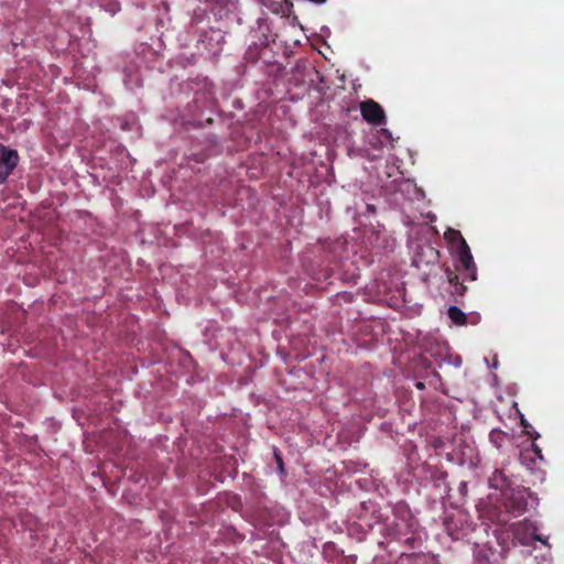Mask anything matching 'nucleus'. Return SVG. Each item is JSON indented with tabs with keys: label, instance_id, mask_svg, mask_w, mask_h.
Listing matches in <instances>:
<instances>
[{
	"label": "nucleus",
	"instance_id": "f257e3e1",
	"mask_svg": "<svg viewBox=\"0 0 564 564\" xmlns=\"http://www.w3.org/2000/svg\"><path fill=\"white\" fill-rule=\"evenodd\" d=\"M360 111L362 118L371 124L378 126L384 122L386 116L382 107L371 99L360 104Z\"/></svg>",
	"mask_w": 564,
	"mask_h": 564
},
{
	"label": "nucleus",
	"instance_id": "f03ea898",
	"mask_svg": "<svg viewBox=\"0 0 564 564\" xmlns=\"http://www.w3.org/2000/svg\"><path fill=\"white\" fill-rule=\"evenodd\" d=\"M18 153L0 144V183H3L18 164Z\"/></svg>",
	"mask_w": 564,
	"mask_h": 564
},
{
	"label": "nucleus",
	"instance_id": "7ed1b4c3",
	"mask_svg": "<svg viewBox=\"0 0 564 564\" xmlns=\"http://www.w3.org/2000/svg\"><path fill=\"white\" fill-rule=\"evenodd\" d=\"M528 492L524 490L512 491L510 496L507 497V501L505 503L506 509L512 513L513 517L520 516L528 508Z\"/></svg>",
	"mask_w": 564,
	"mask_h": 564
},
{
	"label": "nucleus",
	"instance_id": "20e7f679",
	"mask_svg": "<svg viewBox=\"0 0 564 564\" xmlns=\"http://www.w3.org/2000/svg\"><path fill=\"white\" fill-rule=\"evenodd\" d=\"M456 256L458 257V260H459L462 267L467 272L469 280L475 281L477 279L476 264L474 262V258H473L469 247L457 251Z\"/></svg>",
	"mask_w": 564,
	"mask_h": 564
},
{
	"label": "nucleus",
	"instance_id": "39448f33",
	"mask_svg": "<svg viewBox=\"0 0 564 564\" xmlns=\"http://www.w3.org/2000/svg\"><path fill=\"white\" fill-rule=\"evenodd\" d=\"M445 240L448 242L453 252H457L468 247L466 240L458 230L448 228L444 234Z\"/></svg>",
	"mask_w": 564,
	"mask_h": 564
},
{
	"label": "nucleus",
	"instance_id": "423d86ee",
	"mask_svg": "<svg viewBox=\"0 0 564 564\" xmlns=\"http://www.w3.org/2000/svg\"><path fill=\"white\" fill-rule=\"evenodd\" d=\"M448 317L456 325H464V324H466V321H467L466 314L460 308H458L456 306H451L448 308Z\"/></svg>",
	"mask_w": 564,
	"mask_h": 564
},
{
	"label": "nucleus",
	"instance_id": "0eeeda50",
	"mask_svg": "<svg viewBox=\"0 0 564 564\" xmlns=\"http://www.w3.org/2000/svg\"><path fill=\"white\" fill-rule=\"evenodd\" d=\"M490 485L497 489L503 490L506 486V478L501 471L496 470L494 473L492 477L490 478Z\"/></svg>",
	"mask_w": 564,
	"mask_h": 564
},
{
	"label": "nucleus",
	"instance_id": "6e6552de",
	"mask_svg": "<svg viewBox=\"0 0 564 564\" xmlns=\"http://www.w3.org/2000/svg\"><path fill=\"white\" fill-rule=\"evenodd\" d=\"M100 8L102 10H105L106 12H108L110 15L116 14L120 10L119 2H112V1L101 2Z\"/></svg>",
	"mask_w": 564,
	"mask_h": 564
},
{
	"label": "nucleus",
	"instance_id": "1a4fd4ad",
	"mask_svg": "<svg viewBox=\"0 0 564 564\" xmlns=\"http://www.w3.org/2000/svg\"><path fill=\"white\" fill-rule=\"evenodd\" d=\"M531 448H532L533 453L535 454V456H536L540 460H543V459H544L543 454H542V449L539 447V445H538V444L532 443V444H531Z\"/></svg>",
	"mask_w": 564,
	"mask_h": 564
},
{
	"label": "nucleus",
	"instance_id": "9d476101",
	"mask_svg": "<svg viewBox=\"0 0 564 564\" xmlns=\"http://www.w3.org/2000/svg\"><path fill=\"white\" fill-rule=\"evenodd\" d=\"M525 434L531 436L533 440H538L540 437V434L535 430H533L531 426L529 427V430H525Z\"/></svg>",
	"mask_w": 564,
	"mask_h": 564
},
{
	"label": "nucleus",
	"instance_id": "9b49d317",
	"mask_svg": "<svg viewBox=\"0 0 564 564\" xmlns=\"http://www.w3.org/2000/svg\"><path fill=\"white\" fill-rule=\"evenodd\" d=\"M520 421H521V425L523 426L524 431L529 430L530 424L528 423V421L523 416H521Z\"/></svg>",
	"mask_w": 564,
	"mask_h": 564
},
{
	"label": "nucleus",
	"instance_id": "f8f14e48",
	"mask_svg": "<svg viewBox=\"0 0 564 564\" xmlns=\"http://www.w3.org/2000/svg\"><path fill=\"white\" fill-rule=\"evenodd\" d=\"M381 132L384 134V137H386L387 139H391V137H392V135H391V132H390L389 130H387V129H382V130H381Z\"/></svg>",
	"mask_w": 564,
	"mask_h": 564
},
{
	"label": "nucleus",
	"instance_id": "ddd939ff",
	"mask_svg": "<svg viewBox=\"0 0 564 564\" xmlns=\"http://www.w3.org/2000/svg\"><path fill=\"white\" fill-rule=\"evenodd\" d=\"M534 539H535V540H538V541H541L542 543H544V544H545V541H544V540H542V538H540V536H538V535H534Z\"/></svg>",
	"mask_w": 564,
	"mask_h": 564
},
{
	"label": "nucleus",
	"instance_id": "4468645a",
	"mask_svg": "<svg viewBox=\"0 0 564 564\" xmlns=\"http://www.w3.org/2000/svg\"><path fill=\"white\" fill-rule=\"evenodd\" d=\"M416 387H417L419 389H423V388H424V384H423L422 382H419V383L416 384Z\"/></svg>",
	"mask_w": 564,
	"mask_h": 564
}]
</instances>
